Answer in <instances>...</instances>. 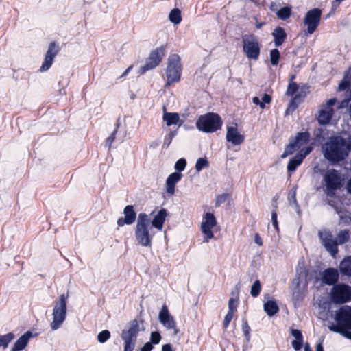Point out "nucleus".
Wrapping results in <instances>:
<instances>
[{"label":"nucleus","mask_w":351,"mask_h":351,"mask_svg":"<svg viewBox=\"0 0 351 351\" xmlns=\"http://www.w3.org/2000/svg\"><path fill=\"white\" fill-rule=\"evenodd\" d=\"M59 51V46L56 42H51L49 43L45 56L44 62L40 68V71L41 72H45L50 69L53 62L54 58Z\"/></svg>","instance_id":"nucleus-16"},{"label":"nucleus","mask_w":351,"mask_h":351,"mask_svg":"<svg viewBox=\"0 0 351 351\" xmlns=\"http://www.w3.org/2000/svg\"><path fill=\"white\" fill-rule=\"evenodd\" d=\"M322 148L324 158L332 165L343 162L349 156L346 147V138L340 135L329 137Z\"/></svg>","instance_id":"nucleus-1"},{"label":"nucleus","mask_w":351,"mask_h":351,"mask_svg":"<svg viewBox=\"0 0 351 351\" xmlns=\"http://www.w3.org/2000/svg\"><path fill=\"white\" fill-rule=\"evenodd\" d=\"M299 89L298 84L295 82H291L288 84L286 95L288 96H293Z\"/></svg>","instance_id":"nucleus-44"},{"label":"nucleus","mask_w":351,"mask_h":351,"mask_svg":"<svg viewBox=\"0 0 351 351\" xmlns=\"http://www.w3.org/2000/svg\"><path fill=\"white\" fill-rule=\"evenodd\" d=\"M222 125L221 117L216 113L208 112L200 116L196 121V127L199 131L212 133L217 131Z\"/></svg>","instance_id":"nucleus-5"},{"label":"nucleus","mask_w":351,"mask_h":351,"mask_svg":"<svg viewBox=\"0 0 351 351\" xmlns=\"http://www.w3.org/2000/svg\"><path fill=\"white\" fill-rule=\"evenodd\" d=\"M319 236L322 244L325 249L333 257L336 258L339 252L337 241L334 239L332 233L329 231L319 232Z\"/></svg>","instance_id":"nucleus-13"},{"label":"nucleus","mask_w":351,"mask_h":351,"mask_svg":"<svg viewBox=\"0 0 351 351\" xmlns=\"http://www.w3.org/2000/svg\"><path fill=\"white\" fill-rule=\"evenodd\" d=\"M243 50L248 59L256 60L261 52L257 37L254 34H245L242 37Z\"/></svg>","instance_id":"nucleus-8"},{"label":"nucleus","mask_w":351,"mask_h":351,"mask_svg":"<svg viewBox=\"0 0 351 351\" xmlns=\"http://www.w3.org/2000/svg\"><path fill=\"white\" fill-rule=\"evenodd\" d=\"M167 215V212L166 209H160L158 212L157 215L154 216L152 221H151L150 224L152 223V227H154L155 228L161 230L165 221Z\"/></svg>","instance_id":"nucleus-24"},{"label":"nucleus","mask_w":351,"mask_h":351,"mask_svg":"<svg viewBox=\"0 0 351 351\" xmlns=\"http://www.w3.org/2000/svg\"><path fill=\"white\" fill-rule=\"evenodd\" d=\"M34 336L35 335L29 330L25 332L14 343L10 351H22L27 346L29 339Z\"/></svg>","instance_id":"nucleus-21"},{"label":"nucleus","mask_w":351,"mask_h":351,"mask_svg":"<svg viewBox=\"0 0 351 351\" xmlns=\"http://www.w3.org/2000/svg\"><path fill=\"white\" fill-rule=\"evenodd\" d=\"M204 219L201 225V230L206 237L204 242H208L209 239L214 237L212 229L216 226L217 220L215 215L211 213H206L204 215Z\"/></svg>","instance_id":"nucleus-15"},{"label":"nucleus","mask_w":351,"mask_h":351,"mask_svg":"<svg viewBox=\"0 0 351 351\" xmlns=\"http://www.w3.org/2000/svg\"><path fill=\"white\" fill-rule=\"evenodd\" d=\"M254 241L255 243L258 245L259 246L263 245V241L261 237L258 235V234H256L254 237Z\"/></svg>","instance_id":"nucleus-60"},{"label":"nucleus","mask_w":351,"mask_h":351,"mask_svg":"<svg viewBox=\"0 0 351 351\" xmlns=\"http://www.w3.org/2000/svg\"><path fill=\"white\" fill-rule=\"evenodd\" d=\"M117 133V129H114L113 132L110 134V135L106 138L105 142V147H107L108 149H110L112 144L114 141Z\"/></svg>","instance_id":"nucleus-48"},{"label":"nucleus","mask_w":351,"mask_h":351,"mask_svg":"<svg viewBox=\"0 0 351 351\" xmlns=\"http://www.w3.org/2000/svg\"><path fill=\"white\" fill-rule=\"evenodd\" d=\"M291 335L295 338L291 344L295 350H301L303 346V335L302 331L298 329H291Z\"/></svg>","instance_id":"nucleus-25"},{"label":"nucleus","mask_w":351,"mask_h":351,"mask_svg":"<svg viewBox=\"0 0 351 351\" xmlns=\"http://www.w3.org/2000/svg\"><path fill=\"white\" fill-rule=\"evenodd\" d=\"M239 298H237V299L234 298H230L229 301H228V311H230V312H234V311H236V308H237V304L234 305V303L235 302H237Z\"/></svg>","instance_id":"nucleus-52"},{"label":"nucleus","mask_w":351,"mask_h":351,"mask_svg":"<svg viewBox=\"0 0 351 351\" xmlns=\"http://www.w3.org/2000/svg\"><path fill=\"white\" fill-rule=\"evenodd\" d=\"M322 11L320 8H315L308 10L304 18V24L307 26V33L313 34L319 25Z\"/></svg>","instance_id":"nucleus-12"},{"label":"nucleus","mask_w":351,"mask_h":351,"mask_svg":"<svg viewBox=\"0 0 351 351\" xmlns=\"http://www.w3.org/2000/svg\"><path fill=\"white\" fill-rule=\"evenodd\" d=\"M228 196V193H223L217 195L215 199V207H219L222 204H223L227 200Z\"/></svg>","instance_id":"nucleus-47"},{"label":"nucleus","mask_w":351,"mask_h":351,"mask_svg":"<svg viewBox=\"0 0 351 351\" xmlns=\"http://www.w3.org/2000/svg\"><path fill=\"white\" fill-rule=\"evenodd\" d=\"M336 99L331 98L326 101V104L324 105L325 106H328L329 108H332L336 104Z\"/></svg>","instance_id":"nucleus-59"},{"label":"nucleus","mask_w":351,"mask_h":351,"mask_svg":"<svg viewBox=\"0 0 351 351\" xmlns=\"http://www.w3.org/2000/svg\"><path fill=\"white\" fill-rule=\"evenodd\" d=\"M346 147L349 154L351 152V135H349L348 138H346Z\"/></svg>","instance_id":"nucleus-58"},{"label":"nucleus","mask_w":351,"mask_h":351,"mask_svg":"<svg viewBox=\"0 0 351 351\" xmlns=\"http://www.w3.org/2000/svg\"><path fill=\"white\" fill-rule=\"evenodd\" d=\"M159 322L162 326L168 330L173 329L174 334L177 335L179 330L176 327V322L173 317L169 313V309L166 304L162 305L161 310L158 314Z\"/></svg>","instance_id":"nucleus-14"},{"label":"nucleus","mask_w":351,"mask_h":351,"mask_svg":"<svg viewBox=\"0 0 351 351\" xmlns=\"http://www.w3.org/2000/svg\"><path fill=\"white\" fill-rule=\"evenodd\" d=\"M110 337V332L108 330L101 331L97 335V340L99 343H104L106 342Z\"/></svg>","instance_id":"nucleus-45"},{"label":"nucleus","mask_w":351,"mask_h":351,"mask_svg":"<svg viewBox=\"0 0 351 351\" xmlns=\"http://www.w3.org/2000/svg\"><path fill=\"white\" fill-rule=\"evenodd\" d=\"M150 223L151 219L148 215L144 213L138 214L134 235L138 244L143 247H150L152 245L154 233L152 232Z\"/></svg>","instance_id":"nucleus-2"},{"label":"nucleus","mask_w":351,"mask_h":351,"mask_svg":"<svg viewBox=\"0 0 351 351\" xmlns=\"http://www.w3.org/2000/svg\"><path fill=\"white\" fill-rule=\"evenodd\" d=\"M209 167V162L206 158H199L195 164V169L197 172L201 171L203 169Z\"/></svg>","instance_id":"nucleus-41"},{"label":"nucleus","mask_w":351,"mask_h":351,"mask_svg":"<svg viewBox=\"0 0 351 351\" xmlns=\"http://www.w3.org/2000/svg\"><path fill=\"white\" fill-rule=\"evenodd\" d=\"M165 53V47L164 46H160L152 51L146 60L145 64L139 69L138 73L144 74L147 71L156 68L160 63Z\"/></svg>","instance_id":"nucleus-11"},{"label":"nucleus","mask_w":351,"mask_h":351,"mask_svg":"<svg viewBox=\"0 0 351 351\" xmlns=\"http://www.w3.org/2000/svg\"><path fill=\"white\" fill-rule=\"evenodd\" d=\"M288 199H289V204L291 206H293L294 208L295 209L296 212L298 214H300V206H299V205L298 204V202H297V199H296V193H295V191H293V193H289V197H288Z\"/></svg>","instance_id":"nucleus-38"},{"label":"nucleus","mask_w":351,"mask_h":351,"mask_svg":"<svg viewBox=\"0 0 351 351\" xmlns=\"http://www.w3.org/2000/svg\"><path fill=\"white\" fill-rule=\"evenodd\" d=\"M181 173L173 172L171 173L166 180V191L169 195H173L176 184L182 179Z\"/></svg>","instance_id":"nucleus-22"},{"label":"nucleus","mask_w":351,"mask_h":351,"mask_svg":"<svg viewBox=\"0 0 351 351\" xmlns=\"http://www.w3.org/2000/svg\"><path fill=\"white\" fill-rule=\"evenodd\" d=\"M339 278V271L333 267L325 269L322 273V282L324 285L334 287L337 285Z\"/></svg>","instance_id":"nucleus-18"},{"label":"nucleus","mask_w":351,"mask_h":351,"mask_svg":"<svg viewBox=\"0 0 351 351\" xmlns=\"http://www.w3.org/2000/svg\"><path fill=\"white\" fill-rule=\"evenodd\" d=\"M336 324L328 326L330 331L344 335H348L351 330V306H343L335 313Z\"/></svg>","instance_id":"nucleus-3"},{"label":"nucleus","mask_w":351,"mask_h":351,"mask_svg":"<svg viewBox=\"0 0 351 351\" xmlns=\"http://www.w3.org/2000/svg\"><path fill=\"white\" fill-rule=\"evenodd\" d=\"M274 38V43L276 47H280L285 41L287 37V34L285 29L282 27H276L272 34Z\"/></svg>","instance_id":"nucleus-23"},{"label":"nucleus","mask_w":351,"mask_h":351,"mask_svg":"<svg viewBox=\"0 0 351 351\" xmlns=\"http://www.w3.org/2000/svg\"><path fill=\"white\" fill-rule=\"evenodd\" d=\"M182 70L180 56L178 54L169 56L165 72L167 77L165 86H169L173 83L178 82L180 80Z\"/></svg>","instance_id":"nucleus-7"},{"label":"nucleus","mask_w":351,"mask_h":351,"mask_svg":"<svg viewBox=\"0 0 351 351\" xmlns=\"http://www.w3.org/2000/svg\"><path fill=\"white\" fill-rule=\"evenodd\" d=\"M245 137L241 134L237 127L228 126L226 133V141L234 145H241L244 141Z\"/></svg>","instance_id":"nucleus-19"},{"label":"nucleus","mask_w":351,"mask_h":351,"mask_svg":"<svg viewBox=\"0 0 351 351\" xmlns=\"http://www.w3.org/2000/svg\"><path fill=\"white\" fill-rule=\"evenodd\" d=\"M331 300L337 304L346 303L351 300V287L344 284L339 283L331 289Z\"/></svg>","instance_id":"nucleus-10"},{"label":"nucleus","mask_w":351,"mask_h":351,"mask_svg":"<svg viewBox=\"0 0 351 351\" xmlns=\"http://www.w3.org/2000/svg\"><path fill=\"white\" fill-rule=\"evenodd\" d=\"M338 245H343L349 241L350 233L348 230H340L335 239Z\"/></svg>","instance_id":"nucleus-35"},{"label":"nucleus","mask_w":351,"mask_h":351,"mask_svg":"<svg viewBox=\"0 0 351 351\" xmlns=\"http://www.w3.org/2000/svg\"><path fill=\"white\" fill-rule=\"evenodd\" d=\"M264 311L269 317L275 315L279 311V307L274 300H267L263 304Z\"/></svg>","instance_id":"nucleus-29"},{"label":"nucleus","mask_w":351,"mask_h":351,"mask_svg":"<svg viewBox=\"0 0 351 351\" xmlns=\"http://www.w3.org/2000/svg\"><path fill=\"white\" fill-rule=\"evenodd\" d=\"M326 187V194L328 197H335L337 190L340 189L343 184V179L341 173L335 169H328L324 176Z\"/></svg>","instance_id":"nucleus-6"},{"label":"nucleus","mask_w":351,"mask_h":351,"mask_svg":"<svg viewBox=\"0 0 351 351\" xmlns=\"http://www.w3.org/2000/svg\"><path fill=\"white\" fill-rule=\"evenodd\" d=\"M271 223L274 226V228L278 231L279 227H278V223L277 220V213L276 211L274 210L271 213Z\"/></svg>","instance_id":"nucleus-55"},{"label":"nucleus","mask_w":351,"mask_h":351,"mask_svg":"<svg viewBox=\"0 0 351 351\" xmlns=\"http://www.w3.org/2000/svg\"><path fill=\"white\" fill-rule=\"evenodd\" d=\"M300 103L301 102L300 101H298L296 98L293 97V98L291 99L289 102V108L287 110L291 109L293 111L295 110L298 107Z\"/></svg>","instance_id":"nucleus-53"},{"label":"nucleus","mask_w":351,"mask_h":351,"mask_svg":"<svg viewBox=\"0 0 351 351\" xmlns=\"http://www.w3.org/2000/svg\"><path fill=\"white\" fill-rule=\"evenodd\" d=\"M124 217L118 219L117 223L119 227L123 226L124 225L132 224L136 219V213L134 210L132 205H127L123 209Z\"/></svg>","instance_id":"nucleus-17"},{"label":"nucleus","mask_w":351,"mask_h":351,"mask_svg":"<svg viewBox=\"0 0 351 351\" xmlns=\"http://www.w3.org/2000/svg\"><path fill=\"white\" fill-rule=\"evenodd\" d=\"M306 95V91L301 89L299 92H297L293 97L302 102V100L305 98Z\"/></svg>","instance_id":"nucleus-56"},{"label":"nucleus","mask_w":351,"mask_h":351,"mask_svg":"<svg viewBox=\"0 0 351 351\" xmlns=\"http://www.w3.org/2000/svg\"><path fill=\"white\" fill-rule=\"evenodd\" d=\"M161 351H173L172 346L170 343L165 344L162 346Z\"/></svg>","instance_id":"nucleus-61"},{"label":"nucleus","mask_w":351,"mask_h":351,"mask_svg":"<svg viewBox=\"0 0 351 351\" xmlns=\"http://www.w3.org/2000/svg\"><path fill=\"white\" fill-rule=\"evenodd\" d=\"M242 331L243 332V335L247 342H250L251 335H250V327L248 325L247 321L246 319H242Z\"/></svg>","instance_id":"nucleus-37"},{"label":"nucleus","mask_w":351,"mask_h":351,"mask_svg":"<svg viewBox=\"0 0 351 351\" xmlns=\"http://www.w3.org/2000/svg\"><path fill=\"white\" fill-rule=\"evenodd\" d=\"M302 156L300 154H296L294 156L290 158L287 164V171L289 174L295 172L297 168L303 162Z\"/></svg>","instance_id":"nucleus-26"},{"label":"nucleus","mask_w":351,"mask_h":351,"mask_svg":"<svg viewBox=\"0 0 351 351\" xmlns=\"http://www.w3.org/2000/svg\"><path fill=\"white\" fill-rule=\"evenodd\" d=\"M351 86L350 77L348 76V74H345L343 79L339 84L338 90L339 91H343L349 88Z\"/></svg>","instance_id":"nucleus-43"},{"label":"nucleus","mask_w":351,"mask_h":351,"mask_svg":"<svg viewBox=\"0 0 351 351\" xmlns=\"http://www.w3.org/2000/svg\"><path fill=\"white\" fill-rule=\"evenodd\" d=\"M306 269H305L304 265L301 266L300 263H299L298 267H296V276L293 281V284L295 287H299L302 279H304V280L306 281Z\"/></svg>","instance_id":"nucleus-27"},{"label":"nucleus","mask_w":351,"mask_h":351,"mask_svg":"<svg viewBox=\"0 0 351 351\" xmlns=\"http://www.w3.org/2000/svg\"><path fill=\"white\" fill-rule=\"evenodd\" d=\"M178 130H171L170 131L164 138L162 147L164 148H167L171 144L173 138L177 135Z\"/></svg>","instance_id":"nucleus-40"},{"label":"nucleus","mask_w":351,"mask_h":351,"mask_svg":"<svg viewBox=\"0 0 351 351\" xmlns=\"http://www.w3.org/2000/svg\"><path fill=\"white\" fill-rule=\"evenodd\" d=\"M291 7L289 5L284 6L276 12V14L278 19L283 21L289 19L291 16Z\"/></svg>","instance_id":"nucleus-32"},{"label":"nucleus","mask_w":351,"mask_h":351,"mask_svg":"<svg viewBox=\"0 0 351 351\" xmlns=\"http://www.w3.org/2000/svg\"><path fill=\"white\" fill-rule=\"evenodd\" d=\"M339 269L343 275L351 276V256H347L343 258Z\"/></svg>","instance_id":"nucleus-28"},{"label":"nucleus","mask_w":351,"mask_h":351,"mask_svg":"<svg viewBox=\"0 0 351 351\" xmlns=\"http://www.w3.org/2000/svg\"><path fill=\"white\" fill-rule=\"evenodd\" d=\"M293 141L298 145L299 149L304 144H307L310 141V134L308 132H298Z\"/></svg>","instance_id":"nucleus-30"},{"label":"nucleus","mask_w":351,"mask_h":351,"mask_svg":"<svg viewBox=\"0 0 351 351\" xmlns=\"http://www.w3.org/2000/svg\"><path fill=\"white\" fill-rule=\"evenodd\" d=\"M139 331L140 326L137 319H134L130 322L128 330H123L122 331L121 337L124 341L123 351H133Z\"/></svg>","instance_id":"nucleus-9"},{"label":"nucleus","mask_w":351,"mask_h":351,"mask_svg":"<svg viewBox=\"0 0 351 351\" xmlns=\"http://www.w3.org/2000/svg\"><path fill=\"white\" fill-rule=\"evenodd\" d=\"M169 19L174 25L179 24L182 21L180 10L178 8L173 9L169 13Z\"/></svg>","instance_id":"nucleus-34"},{"label":"nucleus","mask_w":351,"mask_h":351,"mask_svg":"<svg viewBox=\"0 0 351 351\" xmlns=\"http://www.w3.org/2000/svg\"><path fill=\"white\" fill-rule=\"evenodd\" d=\"M271 101V97L267 94V93H265L263 97H262V99L261 100V105H260V108L261 109H264L265 108V104H270Z\"/></svg>","instance_id":"nucleus-50"},{"label":"nucleus","mask_w":351,"mask_h":351,"mask_svg":"<svg viewBox=\"0 0 351 351\" xmlns=\"http://www.w3.org/2000/svg\"><path fill=\"white\" fill-rule=\"evenodd\" d=\"M186 166V160L185 158H182L178 160L175 164L174 168L177 171L176 172L180 173L184 171Z\"/></svg>","instance_id":"nucleus-46"},{"label":"nucleus","mask_w":351,"mask_h":351,"mask_svg":"<svg viewBox=\"0 0 351 351\" xmlns=\"http://www.w3.org/2000/svg\"><path fill=\"white\" fill-rule=\"evenodd\" d=\"M154 349V345L149 341L145 343L141 348V351H152Z\"/></svg>","instance_id":"nucleus-57"},{"label":"nucleus","mask_w":351,"mask_h":351,"mask_svg":"<svg viewBox=\"0 0 351 351\" xmlns=\"http://www.w3.org/2000/svg\"><path fill=\"white\" fill-rule=\"evenodd\" d=\"M280 58V53L278 49H274L270 51V62L273 66H276Z\"/></svg>","instance_id":"nucleus-39"},{"label":"nucleus","mask_w":351,"mask_h":351,"mask_svg":"<svg viewBox=\"0 0 351 351\" xmlns=\"http://www.w3.org/2000/svg\"><path fill=\"white\" fill-rule=\"evenodd\" d=\"M69 292L60 295L58 300L55 301L53 309V321L51 323L52 330L60 328L66 317L67 300Z\"/></svg>","instance_id":"nucleus-4"},{"label":"nucleus","mask_w":351,"mask_h":351,"mask_svg":"<svg viewBox=\"0 0 351 351\" xmlns=\"http://www.w3.org/2000/svg\"><path fill=\"white\" fill-rule=\"evenodd\" d=\"M298 149V145H297V144L293 141L292 138H290L289 143L285 146V151L281 155V158H285L287 157Z\"/></svg>","instance_id":"nucleus-33"},{"label":"nucleus","mask_w":351,"mask_h":351,"mask_svg":"<svg viewBox=\"0 0 351 351\" xmlns=\"http://www.w3.org/2000/svg\"><path fill=\"white\" fill-rule=\"evenodd\" d=\"M313 150L312 147L308 146L304 149H302L299 152H298V154H300V156H302V159L304 160L307 155H308Z\"/></svg>","instance_id":"nucleus-54"},{"label":"nucleus","mask_w":351,"mask_h":351,"mask_svg":"<svg viewBox=\"0 0 351 351\" xmlns=\"http://www.w3.org/2000/svg\"><path fill=\"white\" fill-rule=\"evenodd\" d=\"M261 290V285L259 280H256L254 281L253 285L251 287L250 294L252 297L256 298L260 294Z\"/></svg>","instance_id":"nucleus-42"},{"label":"nucleus","mask_w":351,"mask_h":351,"mask_svg":"<svg viewBox=\"0 0 351 351\" xmlns=\"http://www.w3.org/2000/svg\"><path fill=\"white\" fill-rule=\"evenodd\" d=\"M334 110L332 108L328 106H322L319 112V117L317 121L322 125H326L328 124L333 116Z\"/></svg>","instance_id":"nucleus-20"},{"label":"nucleus","mask_w":351,"mask_h":351,"mask_svg":"<svg viewBox=\"0 0 351 351\" xmlns=\"http://www.w3.org/2000/svg\"><path fill=\"white\" fill-rule=\"evenodd\" d=\"M233 315H234V312L228 311L227 314L226 315V316L224 317V320H223V326L225 329H226L228 327L231 320L232 319Z\"/></svg>","instance_id":"nucleus-51"},{"label":"nucleus","mask_w":351,"mask_h":351,"mask_svg":"<svg viewBox=\"0 0 351 351\" xmlns=\"http://www.w3.org/2000/svg\"><path fill=\"white\" fill-rule=\"evenodd\" d=\"M316 351H324L322 343L320 342L316 345Z\"/></svg>","instance_id":"nucleus-64"},{"label":"nucleus","mask_w":351,"mask_h":351,"mask_svg":"<svg viewBox=\"0 0 351 351\" xmlns=\"http://www.w3.org/2000/svg\"><path fill=\"white\" fill-rule=\"evenodd\" d=\"M163 120L166 122L167 126L176 125L179 121V114L176 112H167L163 114Z\"/></svg>","instance_id":"nucleus-31"},{"label":"nucleus","mask_w":351,"mask_h":351,"mask_svg":"<svg viewBox=\"0 0 351 351\" xmlns=\"http://www.w3.org/2000/svg\"><path fill=\"white\" fill-rule=\"evenodd\" d=\"M14 335L12 332L0 335V347L7 348L8 344L14 339Z\"/></svg>","instance_id":"nucleus-36"},{"label":"nucleus","mask_w":351,"mask_h":351,"mask_svg":"<svg viewBox=\"0 0 351 351\" xmlns=\"http://www.w3.org/2000/svg\"><path fill=\"white\" fill-rule=\"evenodd\" d=\"M161 339V335L158 331H154L151 332L150 341L153 345L158 344Z\"/></svg>","instance_id":"nucleus-49"},{"label":"nucleus","mask_w":351,"mask_h":351,"mask_svg":"<svg viewBox=\"0 0 351 351\" xmlns=\"http://www.w3.org/2000/svg\"><path fill=\"white\" fill-rule=\"evenodd\" d=\"M252 101H253V103L254 104L258 105V106H260V105H261V99H259L258 97H254L252 98Z\"/></svg>","instance_id":"nucleus-63"},{"label":"nucleus","mask_w":351,"mask_h":351,"mask_svg":"<svg viewBox=\"0 0 351 351\" xmlns=\"http://www.w3.org/2000/svg\"><path fill=\"white\" fill-rule=\"evenodd\" d=\"M346 190L347 192L351 195V178L348 180L346 184Z\"/></svg>","instance_id":"nucleus-62"}]
</instances>
